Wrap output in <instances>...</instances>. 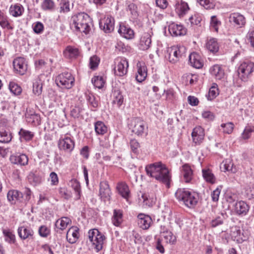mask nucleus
Returning <instances> with one entry per match:
<instances>
[{"instance_id":"c85d7f7f","label":"nucleus","mask_w":254,"mask_h":254,"mask_svg":"<svg viewBox=\"0 0 254 254\" xmlns=\"http://www.w3.org/2000/svg\"><path fill=\"white\" fill-rule=\"evenodd\" d=\"M117 189L119 194L127 200L130 194L128 186L125 183H121L118 184Z\"/></svg>"},{"instance_id":"bf43d9fd","label":"nucleus","mask_w":254,"mask_h":254,"mask_svg":"<svg viewBox=\"0 0 254 254\" xmlns=\"http://www.w3.org/2000/svg\"><path fill=\"white\" fill-rule=\"evenodd\" d=\"M129 144L132 152L135 154L138 153L140 147L139 142L136 139H132L130 140Z\"/></svg>"},{"instance_id":"6ab92c4d","label":"nucleus","mask_w":254,"mask_h":254,"mask_svg":"<svg viewBox=\"0 0 254 254\" xmlns=\"http://www.w3.org/2000/svg\"><path fill=\"white\" fill-rule=\"evenodd\" d=\"M229 21L233 24L240 27L244 25L246 20L244 16L239 13H233L230 14L229 17Z\"/></svg>"},{"instance_id":"4c0bfd02","label":"nucleus","mask_w":254,"mask_h":254,"mask_svg":"<svg viewBox=\"0 0 254 254\" xmlns=\"http://www.w3.org/2000/svg\"><path fill=\"white\" fill-rule=\"evenodd\" d=\"M113 103L116 104L120 107L124 101V97L119 90H115L113 93Z\"/></svg>"},{"instance_id":"7c9ffc66","label":"nucleus","mask_w":254,"mask_h":254,"mask_svg":"<svg viewBox=\"0 0 254 254\" xmlns=\"http://www.w3.org/2000/svg\"><path fill=\"white\" fill-rule=\"evenodd\" d=\"M210 72L216 79H221L224 76V72L222 68L218 64L212 66L210 68Z\"/></svg>"},{"instance_id":"4d7b16f0","label":"nucleus","mask_w":254,"mask_h":254,"mask_svg":"<svg viewBox=\"0 0 254 254\" xmlns=\"http://www.w3.org/2000/svg\"><path fill=\"white\" fill-rule=\"evenodd\" d=\"M161 237L165 239L167 243L173 244L176 240V237L170 231L166 232V234H163Z\"/></svg>"},{"instance_id":"37998d69","label":"nucleus","mask_w":254,"mask_h":254,"mask_svg":"<svg viewBox=\"0 0 254 254\" xmlns=\"http://www.w3.org/2000/svg\"><path fill=\"white\" fill-rule=\"evenodd\" d=\"M2 232L4 240L6 242L10 244L15 243L16 241L15 236L11 231L9 230H3Z\"/></svg>"},{"instance_id":"20e7f679","label":"nucleus","mask_w":254,"mask_h":254,"mask_svg":"<svg viewBox=\"0 0 254 254\" xmlns=\"http://www.w3.org/2000/svg\"><path fill=\"white\" fill-rule=\"evenodd\" d=\"M254 72V63L250 61L242 62L238 67V73L239 78L247 82Z\"/></svg>"},{"instance_id":"a18cd8bd","label":"nucleus","mask_w":254,"mask_h":254,"mask_svg":"<svg viewBox=\"0 0 254 254\" xmlns=\"http://www.w3.org/2000/svg\"><path fill=\"white\" fill-rule=\"evenodd\" d=\"M202 176L203 178L207 182H209L211 184L215 183V178L214 175L211 172V171L209 169H203L202 170Z\"/></svg>"},{"instance_id":"58836bf2","label":"nucleus","mask_w":254,"mask_h":254,"mask_svg":"<svg viewBox=\"0 0 254 254\" xmlns=\"http://www.w3.org/2000/svg\"><path fill=\"white\" fill-rule=\"evenodd\" d=\"M95 130L97 134L103 135L107 131V127L101 121H97L94 124Z\"/></svg>"},{"instance_id":"423d86ee","label":"nucleus","mask_w":254,"mask_h":254,"mask_svg":"<svg viewBox=\"0 0 254 254\" xmlns=\"http://www.w3.org/2000/svg\"><path fill=\"white\" fill-rule=\"evenodd\" d=\"M74 78L70 72H64L59 74L56 79L57 85L63 88L70 89L74 84Z\"/></svg>"},{"instance_id":"f8f14e48","label":"nucleus","mask_w":254,"mask_h":254,"mask_svg":"<svg viewBox=\"0 0 254 254\" xmlns=\"http://www.w3.org/2000/svg\"><path fill=\"white\" fill-rule=\"evenodd\" d=\"M114 23V18L111 16H107L100 21L99 26L105 33H109L113 31Z\"/></svg>"},{"instance_id":"49530a36","label":"nucleus","mask_w":254,"mask_h":254,"mask_svg":"<svg viewBox=\"0 0 254 254\" xmlns=\"http://www.w3.org/2000/svg\"><path fill=\"white\" fill-rule=\"evenodd\" d=\"M217 84H214L210 89L208 94L206 95L208 100L211 101L215 98L219 94Z\"/></svg>"},{"instance_id":"bb28decb","label":"nucleus","mask_w":254,"mask_h":254,"mask_svg":"<svg viewBox=\"0 0 254 254\" xmlns=\"http://www.w3.org/2000/svg\"><path fill=\"white\" fill-rule=\"evenodd\" d=\"M151 44V35L148 33H144L140 38L139 49L141 50H146L149 49Z\"/></svg>"},{"instance_id":"ddd939ff","label":"nucleus","mask_w":254,"mask_h":254,"mask_svg":"<svg viewBox=\"0 0 254 254\" xmlns=\"http://www.w3.org/2000/svg\"><path fill=\"white\" fill-rule=\"evenodd\" d=\"M9 160L12 164L26 166L28 163V157L25 154H15L10 156Z\"/></svg>"},{"instance_id":"473e14b6","label":"nucleus","mask_w":254,"mask_h":254,"mask_svg":"<svg viewBox=\"0 0 254 254\" xmlns=\"http://www.w3.org/2000/svg\"><path fill=\"white\" fill-rule=\"evenodd\" d=\"M112 221L114 225L119 226L123 221V212L119 209L114 210Z\"/></svg>"},{"instance_id":"6e6552de","label":"nucleus","mask_w":254,"mask_h":254,"mask_svg":"<svg viewBox=\"0 0 254 254\" xmlns=\"http://www.w3.org/2000/svg\"><path fill=\"white\" fill-rule=\"evenodd\" d=\"M130 128L132 132L137 135H142L145 129V123L140 118H135L132 120L130 124Z\"/></svg>"},{"instance_id":"e433bc0d","label":"nucleus","mask_w":254,"mask_h":254,"mask_svg":"<svg viewBox=\"0 0 254 254\" xmlns=\"http://www.w3.org/2000/svg\"><path fill=\"white\" fill-rule=\"evenodd\" d=\"M207 49L212 53H215L219 50V45L217 41L214 38L210 39L206 44Z\"/></svg>"},{"instance_id":"412c9836","label":"nucleus","mask_w":254,"mask_h":254,"mask_svg":"<svg viewBox=\"0 0 254 254\" xmlns=\"http://www.w3.org/2000/svg\"><path fill=\"white\" fill-rule=\"evenodd\" d=\"M137 72L136 74V80L138 82L144 81L147 76V69L144 63L138 62L137 64Z\"/></svg>"},{"instance_id":"9b49d317","label":"nucleus","mask_w":254,"mask_h":254,"mask_svg":"<svg viewBox=\"0 0 254 254\" xmlns=\"http://www.w3.org/2000/svg\"><path fill=\"white\" fill-rule=\"evenodd\" d=\"M58 145L61 150L70 152L74 147V142L70 137L64 136L60 139Z\"/></svg>"},{"instance_id":"603ef678","label":"nucleus","mask_w":254,"mask_h":254,"mask_svg":"<svg viewBox=\"0 0 254 254\" xmlns=\"http://www.w3.org/2000/svg\"><path fill=\"white\" fill-rule=\"evenodd\" d=\"M19 134L21 137L24 138L26 141H29L31 140L34 137V133L21 128L19 131Z\"/></svg>"},{"instance_id":"ea45409f","label":"nucleus","mask_w":254,"mask_h":254,"mask_svg":"<svg viewBox=\"0 0 254 254\" xmlns=\"http://www.w3.org/2000/svg\"><path fill=\"white\" fill-rule=\"evenodd\" d=\"M55 6L53 0H44L41 4V8L44 11H52L55 9Z\"/></svg>"},{"instance_id":"c03bdc74","label":"nucleus","mask_w":254,"mask_h":254,"mask_svg":"<svg viewBox=\"0 0 254 254\" xmlns=\"http://www.w3.org/2000/svg\"><path fill=\"white\" fill-rule=\"evenodd\" d=\"M86 100L88 101L89 104L91 106L92 108L91 110L92 111H96L95 109L97 108H98L99 106V102L98 100H97L96 97L94 96V95L92 94H89L88 95H86Z\"/></svg>"},{"instance_id":"39448f33","label":"nucleus","mask_w":254,"mask_h":254,"mask_svg":"<svg viewBox=\"0 0 254 254\" xmlns=\"http://www.w3.org/2000/svg\"><path fill=\"white\" fill-rule=\"evenodd\" d=\"M88 238L92 243L93 248L96 252H99L103 249L105 237L98 230H90L88 232Z\"/></svg>"},{"instance_id":"9d476101","label":"nucleus","mask_w":254,"mask_h":254,"mask_svg":"<svg viewBox=\"0 0 254 254\" xmlns=\"http://www.w3.org/2000/svg\"><path fill=\"white\" fill-rule=\"evenodd\" d=\"M13 66L15 71L20 75H23L27 69V64L24 58L17 57L13 61Z\"/></svg>"},{"instance_id":"0e129e2a","label":"nucleus","mask_w":254,"mask_h":254,"mask_svg":"<svg viewBox=\"0 0 254 254\" xmlns=\"http://www.w3.org/2000/svg\"><path fill=\"white\" fill-rule=\"evenodd\" d=\"M220 22L217 19L215 16H212L211 18L210 26L216 31H218V27Z\"/></svg>"},{"instance_id":"680f3d73","label":"nucleus","mask_w":254,"mask_h":254,"mask_svg":"<svg viewBox=\"0 0 254 254\" xmlns=\"http://www.w3.org/2000/svg\"><path fill=\"white\" fill-rule=\"evenodd\" d=\"M38 232L40 236L46 238L50 234V230L45 225L40 226L38 230Z\"/></svg>"},{"instance_id":"4468645a","label":"nucleus","mask_w":254,"mask_h":254,"mask_svg":"<svg viewBox=\"0 0 254 254\" xmlns=\"http://www.w3.org/2000/svg\"><path fill=\"white\" fill-rule=\"evenodd\" d=\"M204 129L200 126L196 127L191 133L193 142L196 144H200L204 139Z\"/></svg>"},{"instance_id":"e2e57ef3","label":"nucleus","mask_w":254,"mask_h":254,"mask_svg":"<svg viewBox=\"0 0 254 254\" xmlns=\"http://www.w3.org/2000/svg\"><path fill=\"white\" fill-rule=\"evenodd\" d=\"M189 21L191 25H198L201 22L202 19L198 14H194L189 18Z\"/></svg>"},{"instance_id":"5701e85b","label":"nucleus","mask_w":254,"mask_h":254,"mask_svg":"<svg viewBox=\"0 0 254 254\" xmlns=\"http://www.w3.org/2000/svg\"><path fill=\"white\" fill-rule=\"evenodd\" d=\"M188 4L182 0H178L175 4V10L180 17L183 16L189 10Z\"/></svg>"},{"instance_id":"0eeeda50","label":"nucleus","mask_w":254,"mask_h":254,"mask_svg":"<svg viewBox=\"0 0 254 254\" xmlns=\"http://www.w3.org/2000/svg\"><path fill=\"white\" fill-rule=\"evenodd\" d=\"M186 48L183 46H173L168 49V59L170 62L175 63L180 58L184 56L186 53Z\"/></svg>"},{"instance_id":"f257e3e1","label":"nucleus","mask_w":254,"mask_h":254,"mask_svg":"<svg viewBox=\"0 0 254 254\" xmlns=\"http://www.w3.org/2000/svg\"><path fill=\"white\" fill-rule=\"evenodd\" d=\"M147 175L170 187L171 176L168 169L161 162L147 165L145 167Z\"/></svg>"},{"instance_id":"3c124183","label":"nucleus","mask_w":254,"mask_h":254,"mask_svg":"<svg viewBox=\"0 0 254 254\" xmlns=\"http://www.w3.org/2000/svg\"><path fill=\"white\" fill-rule=\"evenodd\" d=\"M70 10L69 1L68 0H61L60 3V12L67 13Z\"/></svg>"},{"instance_id":"a19ab883","label":"nucleus","mask_w":254,"mask_h":254,"mask_svg":"<svg viewBox=\"0 0 254 254\" xmlns=\"http://www.w3.org/2000/svg\"><path fill=\"white\" fill-rule=\"evenodd\" d=\"M26 119L28 123L33 124L34 125H37L40 124V117L37 114H26Z\"/></svg>"},{"instance_id":"dca6fc26","label":"nucleus","mask_w":254,"mask_h":254,"mask_svg":"<svg viewBox=\"0 0 254 254\" xmlns=\"http://www.w3.org/2000/svg\"><path fill=\"white\" fill-rule=\"evenodd\" d=\"M168 30L173 36H181L186 34V30L182 25L172 23L169 25Z\"/></svg>"},{"instance_id":"393cba45","label":"nucleus","mask_w":254,"mask_h":254,"mask_svg":"<svg viewBox=\"0 0 254 254\" xmlns=\"http://www.w3.org/2000/svg\"><path fill=\"white\" fill-rule=\"evenodd\" d=\"M118 32L122 36L127 39H132L134 37V32L133 30L124 24L120 25Z\"/></svg>"},{"instance_id":"72a5a7b5","label":"nucleus","mask_w":254,"mask_h":254,"mask_svg":"<svg viewBox=\"0 0 254 254\" xmlns=\"http://www.w3.org/2000/svg\"><path fill=\"white\" fill-rule=\"evenodd\" d=\"M64 54L67 58H75L79 55V51L76 48L72 46H67L64 50Z\"/></svg>"},{"instance_id":"aec40b11","label":"nucleus","mask_w":254,"mask_h":254,"mask_svg":"<svg viewBox=\"0 0 254 254\" xmlns=\"http://www.w3.org/2000/svg\"><path fill=\"white\" fill-rule=\"evenodd\" d=\"M249 209V205L244 201L237 202L235 205V211L237 214L240 216L246 215Z\"/></svg>"},{"instance_id":"1a4fd4ad","label":"nucleus","mask_w":254,"mask_h":254,"mask_svg":"<svg viewBox=\"0 0 254 254\" xmlns=\"http://www.w3.org/2000/svg\"><path fill=\"white\" fill-rule=\"evenodd\" d=\"M116 65L114 67L115 75L123 76L127 72L128 63L125 58H120L116 60Z\"/></svg>"},{"instance_id":"f704fd0d","label":"nucleus","mask_w":254,"mask_h":254,"mask_svg":"<svg viewBox=\"0 0 254 254\" xmlns=\"http://www.w3.org/2000/svg\"><path fill=\"white\" fill-rule=\"evenodd\" d=\"M24 11V8L20 4H16L11 5L9 8V12L11 15L14 17L21 16Z\"/></svg>"},{"instance_id":"7ed1b4c3","label":"nucleus","mask_w":254,"mask_h":254,"mask_svg":"<svg viewBox=\"0 0 254 254\" xmlns=\"http://www.w3.org/2000/svg\"><path fill=\"white\" fill-rule=\"evenodd\" d=\"M175 196L189 208L193 207L197 202L196 194L185 189H179L175 193Z\"/></svg>"},{"instance_id":"2f4dec72","label":"nucleus","mask_w":254,"mask_h":254,"mask_svg":"<svg viewBox=\"0 0 254 254\" xmlns=\"http://www.w3.org/2000/svg\"><path fill=\"white\" fill-rule=\"evenodd\" d=\"M9 104L7 102H3L1 103V108L4 112V114H1V118L2 116H4L6 118L1 119V121H3V124L4 125H6L8 121V118H10V112L9 111Z\"/></svg>"},{"instance_id":"de8ad7c7","label":"nucleus","mask_w":254,"mask_h":254,"mask_svg":"<svg viewBox=\"0 0 254 254\" xmlns=\"http://www.w3.org/2000/svg\"><path fill=\"white\" fill-rule=\"evenodd\" d=\"M91 81L94 86L99 89L102 88L105 84L103 77L101 76H95L92 78Z\"/></svg>"},{"instance_id":"864d4df0","label":"nucleus","mask_w":254,"mask_h":254,"mask_svg":"<svg viewBox=\"0 0 254 254\" xmlns=\"http://www.w3.org/2000/svg\"><path fill=\"white\" fill-rule=\"evenodd\" d=\"M9 89L10 92L14 95H19L22 91L21 87L13 82H10L9 83Z\"/></svg>"},{"instance_id":"69168bd1","label":"nucleus","mask_w":254,"mask_h":254,"mask_svg":"<svg viewBox=\"0 0 254 254\" xmlns=\"http://www.w3.org/2000/svg\"><path fill=\"white\" fill-rule=\"evenodd\" d=\"M1 27L3 28L7 29H12L13 26L11 25L10 23L7 20V18L4 17L1 15Z\"/></svg>"},{"instance_id":"052dcab7","label":"nucleus","mask_w":254,"mask_h":254,"mask_svg":"<svg viewBox=\"0 0 254 254\" xmlns=\"http://www.w3.org/2000/svg\"><path fill=\"white\" fill-rule=\"evenodd\" d=\"M233 233V236L236 239V240L239 242H242L244 241H246L247 239V237L246 236H244L242 237L241 235V231L240 229L235 228V231L232 232Z\"/></svg>"},{"instance_id":"a878e982","label":"nucleus","mask_w":254,"mask_h":254,"mask_svg":"<svg viewBox=\"0 0 254 254\" xmlns=\"http://www.w3.org/2000/svg\"><path fill=\"white\" fill-rule=\"evenodd\" d=\"M99 194L102 198H110L111 192L107 181H103L100 183Z\"/></svg>"},{"instance_id":"5fc2aeb1","label":"nucleus","mask_w":254,"mask_h":254,"mask_svg":"<svg viewBox=\"0 0 254 254\" xmlns=\"http://www.w3.org/2000/svg\"><path fill=\"white\" fill-rule=\"evenodd\" d=\"M221 127L223 128V132L225 133L230 134L232 132L234 125L232 122H228L226 124H222Z\"/></svg>"},{"instance_id":"a211bd4d","label":"nucleus","mask_w":254,"mask_h":254,"mask_svg":"<svg viewBox=\"0 0 254 254\" xmlns=\"http://www.w3.org/2000/svg\"><path fill=\"white\" fill-rule=\"evenodd\" d=\"M18 234L22 240L32 238L34 232L33 230L28 226H21L18 229Z\"/></svg>"},{"instance_id":"2eb2a0df","label":"nucleus","mask_w":254,"mask_h":254,"mask_svg":"<svg viewBox=\"0 0 254 254\" xmlns=\"http://www.w3.org/2000/svg\"><path fill=\"white\" fill-rule=\"evenodd\" d=\"M152 222L151 218L147 215L140 213L137 216V224L138 226L143 230L148 229Z\"/></svg>"},{"instance_id":"c756f323","label":"nucleus","mask_w":254,"mask_h":254,"mask_svg":"<svg viewBox=\"0 0 254 254\" xmlns=\"http://www.w3.org/2000/svg\"><path fill=\"white\" fill-rule=\"evenodd\" d=\"M220 168L222 171L226 172H231V173H235L237 172V168L236 166H234L232 161L230 159H227L223 161Z\"/></svg>"},{"instance_id":"f3484780","label":"nucleus","mask_w":254,"mask_h":254,"mask_svg":"<svg viewBox=\"0 0 254 254\" xmlns=\"http://www.w3.org/2000/svg\"><path fill=\"white\" fill-rule=\"evenodd\" d=\"M189 61L190 64L195 68H200L203 65L200 56L196 53H191L189 56Z\"/></svg>"},{"instance_id":"b1692460","label":"nucleus","mask_w":254,"mask_h":254,"mask_svg":"<svg viewBox=\"0 0 254 254\" xmlns=\"http://www.w3.org/2000/svg\"><path fill=\"white\" fill-rule=\"evenodd\" d=\"M71 223L70 218L67 217H63L57 220L55 223L56 231L60 232V230H64L66 229L67 225Z\"/></svg>"},{"instance_id":"4be33fe9","label":"nucleus","mask_w":254,"mask_h":254,"mask_svg":"<svg viewBox=\"0 0 254 254\" xmlns=\"http://www.w3.org/2000/svg\"><path fill=\"white\" fill-rule=\"evenodd\" d=\"M79 238V229L77 227H70L66 233V239L70 244L75 243Z\"/></svg>"},{"instance_id":"cd10ccee","label":"nucleus","mask_w":254,"mask_h":254,"mask_svg":"<svg viewBox=\"0 0 254 254\" xmlns=\"http://www.w3.org/2000/svg\"><path fill=\"white\" fill-rule=\"evenodd\" d=\"M182 174L186 183H189L192 178V171L189 165L186 164L182 166Z\"/></svg>"},{"instance_id":"8fccbe9b","label":"nucleus","mask_w":254,"mask_h":254,"mask_svg":"<svg viewBox=\"0 0 254 254\" xmlns=\"http://www.w3.org/2000/svg\"><path fill=\"white\" fill-rule=\"evenodd\" d=\"M42 91V83L40 79L35 80L33 85V92L38 96L40 95Z\"/></svg>"},{"instance_id":"79ce46f5","label":"nucleus","mask_w":254,"mask_h":254,"mask_svg":"<svg viewBox=\"0 0 254 254\" xmlns=\"http://www.w3.org/2000/svg\"><path fill=\"white\" fill-rule=\"evenodd\" d=\"M70 185L76 193V199H79L81 193V188L79 182L76 179H73L70 181Z\"/></svg>"},{"instance_id":"c9c22d12","label":"nucleus","mask_w":254,"mask_h":254,"mask_svg":"<svg viewBox=\"0 0 254 254\" xmlns=\"http://www.w3.org/2000/svg\"><path fill=\"white\" fill-rule=\"evenodd\" d=\"M23 197L22 193L17 190H10L7 194V199L9 201L20 200Z\"/></svg>"},{"instance_id":"6e6d98bb","label":"nucleus","mask_w":254,"mask_h":254,"mask_svg":"<svg viewBox=\"0 0 254 254\" xmlns=\"http://www.w3.org/2000/svg\"><path fill=\"white\" fill-rule=\"evenodd\" d=\"M197 1L206 9L213 8L215 6L212 0H197Z\"/></svg>"},{"instance_id":"338daca9","label":"nucleus","mask_w":254,"mask_h":254,"mask_svg":"<svg viewBox=\"0 0 254 254\" xmlns=\"http://www.w3.org/2000/svg\"><path fill=\"white\" fill-rule=\"evenodd\" d=\"M99 60L96 56H93L90 59V67L92 69H95L98 65Z\"/></svg>"},{"instance_id":"13d9d810","label":"nucleus","mask_w":254,"mask_h":254,"mask_svg":"<svg viewBox=\"0 0 254 254\" xmlns=\"http://www.w3.org/2000/svg\"><path fill=\"white\" fill-rule=\"evenodd\" d=\"M12 138L11 133L6 130L1 131V143H8Z\"/></svg>"},{"instance_id":"774afa93","label":"nucleus","mask_w":254,"mask_h":254,"mask_svg":"<svg viewBox=\"0 0 254 254\" xmlns=\"http://www.w3.org/2000/svg\"><path fill=\"white\" fill-rule=\"evenodd\" d=\"M33 30L35 33L37 34H40L42 33L44 29V25L43 24L40 22H37L34 25H33Z\"/></svg>"},{"instance_id":"f03ea898","label":"nucleus","mask_w":254,"mask_h":254,"mask_svg":"<svg viewBox=\"0 0 254 254\" xmlns=\"http://www.w3.org/2000/svg\"><path fill=\"white\" fill-rule=\"evenodd\" d=\"M71 28L76 31L89 33L92 25V19L86 13L79 12L71 16L70 22Z\"/></svg>"},{"instance_id":"09e8293b","label":"nucleus","mask_w":254,"mask_h":254,"mask_svg":"<svg viewBox=\"0 0 254 254\" xmlns=\"http://www.w3.org/2000/svg\"><path fill=\"white\" fill-rule=\"evenodd\" d=\"M254 132V126H246L241 134V137L244 140L249 139L252 135V133Z\"/></svg>"}]
</instances>
